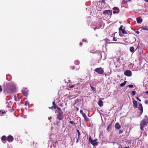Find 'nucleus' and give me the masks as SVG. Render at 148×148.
Listing matches in <instances>:
<instances>
[{
    "instance_id": "obj_14",
    "label": "nucleus",
    "mask_w": 148,
    "mask_h": 148,
    "mask_svg": "<svg viewBox=\"0 0 148 148\" xmlns=\"http://www.w3.org/2000/svg\"><path fill=\"white\" fill-rule=\"evenodd\" d=\"M82 116L84 118L85 121H87L89 120V119L87 117L85 113L83 114Z\"/></svg>"
},
{
    "instance_id": "obj_48",
    "label": "nucleus",
    "mask_w": 148,
    "mask_h": 148,
    "mask_svg": "<svg viewBox=\"0 0 148 148\" xmlns=\"http://www.w3.org/2000/svg\"><path fill=\"white\" fill-rule=\"evenodd\" d=\"M79 138H78V139H77V140H76V143H78V139H79Z\"/></svg>"
},
{
    "instance_id": "obj_57",
    "label": "nucleus",
    "mask_w": 148,
    "mask_h": 148,
    "mask_svg": "<svg viewBox=\"0 0 148 148\" xmlns=\"http://www.w3.org/2000/svg\"><path fill=\"white\" fill-rule=\"evenodd\" d=\"M77 110H78V108H77Z\"/></svg>"
},
{
    "instance_id": "obj_10",
    "label": "nucleus",
    "mask_w": 148,
    "mask_h": 148,
    "mask_svg": "<svg viewBox=\"0 0 148 148\" xmlns=\"http://www.w3.org/2000/svg\"><path fill=\"white\" fill-rule=\"evenodd\" d=\"M140 28L141 29L148 31V25H146L145 26L143 25L140 27Z\"/></svg>"
},
{
    "instance_id": "obj_38",
    "label": "nucleus",
    "mask_w": 148,
    "mask_h": 148,
    "mask_svg": "<svg viewBox=\"0 0 148 148\" xmlns=\"http://www.w3.org/2000/svg\"><path fill=\"white\" fill-rule=\"evenodd\" d=\"M118 39H116V38L114 37L113 38V40L114 41H117V40H118Z\"/></svg>"
},
{
    "instance_id": "obj_9",
    "label": "nucleus",
    "mask_w": 148,
    "mask_h": 148,
    "mask_svg": "<svg viewBox=\"0 0 148 148\" xmlns=\"http://www.w3.org/2000/svg\"><path fill=\"white\" fill-rule=\"evenodd\" d=\"M132 99H133V107L134 108H136L138 107V102L137 101L134 100V98H132Z\"/></svg>"
},
{
    "instance_id": "obj_59",
    "label": "nucleus",
    "mask_w": 148,
    "mask_h": 148,
    "mask_svg": "<svg viewBox=\"0 0 148 148\" xmlns=\"http://www.w3.org/2000/svg\"><path fill=\"white\" fill-rule=\"evenodd\" d=\"M25 89H27V88H25Z\"/></svg>"
},
{
    "instance_id": "obj_13",
    "label": "nucleus",
    "mask_w": 148,
    "mask_h": 148,
    "mask_svg": "<svg viewBox=\"0 0 148 148\" xmlns=\"http://www.w3.org/2000/svg\"><path fill=\"white\" fill-rule=\"evenodd\" d=\"M137 22L138 23H140L142 22L143 20L141 19L140 17H138L136 18Z\"/></svg>"
},
{
    "instance_id": "obj_8",
    "label": "nucleus",
    "mask_w": 148,
    "mask_h": 148,
    "mask_svg": "<svg viewBox=\"0 0 148 148\" xmlns=\"http://www.w3.org/2000/svg\"><path fill=\"white\" fill-rule=\"evenodd\" d=\"M7 140L9 142H11L13 140L14 138L12 136L10 135L8 137Z\"/></svg>"
},
{
    "instance_id": "obj_42",
    "label": "nucleus",
    "mask_w": 148,
    "mask_h": 148,
    "mask_svg": "<svg viewBox=\"0 0 148 148\" xmlns=\"http://www.w3.org/2000/svg\"><path fill=\"white\" fill-rule=\"evenodd\" d=\"M123 132V130H120L119 131V134H121Z\"/></svg>"
},
{
    "instance_id": "obj_53",
    "label": "nucleus",
    "mask_w": 148,
    "mask_h": 148,
    "mask_svg": "<svg viewBox=\"0 0 148 148\" xmlns=\"http://www.w3.org/2000/svg\"><path fill=\"white\" fill-rule=\"evenodd\" d=\"M146 2H148V0H144Z\"/></svg>"
},
{
    "instance_id": "obj_20",
    "label": "nucleus",
    "mask_w": 148,
    "mask_h": 148,
    "mask_svg": "<svg viewBox=\"0 0 148 148\" xmlns=\"http://www.w3.org/2000/svg\"><path fill=\"white\" fill-rule=\"evenodd\" d=\"M58 145V142L57 141H56L54 143L53 146L55 147H56Z\"/></svg>"
},
{
    "instance_id": "obj_19",
    "label": "nucleus",
    "mask_w": 148,
    "mask_h": 148,
    "mask_svg": "<svg viewBox=\"0 0 148 148\" xmlns=\"http://www.w3.org/2000/svg\"><path fill=\"white\" fill-rule=\"evenodd\" d=\"M127 81H125L123 83H122L120 84V86L123 87L124 86L126 83Z\"/></svg>"
},
{
    "instance_id": "obj_31",
    "label": "nucleus",
    "mask_w": 148,
    "mask_h": 148,
    "mask_svg": "<svg viewBox=\"0 0 148 148\" xmlns=\"http://www.w3.org/2000/svg\"><path fill=\"white\" fill-rule=\"evenodd\" d=\"M123 27V25H121V27L119 28V31H121L122 30H123V29L122 28V27Z\"/></svg>"
},
{
    "instance_id": "obj_41",
    "label": "nucleus",
    "mask_w": 148,
    "mask_h": 148,
    "mask_svg": "<svg viewBox=\"0 0 148 148\" xmlns=\"http://www.w3.org/2000/svg\"><path fill=\"white\" fill-rule=\"evenodd\" d=\"M56 107V106H53L51 108L49 107V108L51 109H52L53 108L54 109V108Z\"/></svg>"
},
{
    "instance_id": "obj_33",
    "label": "nucleus",
    "mask_w": 148,
    "mask_h": 148,
    "mask_svg": "<svg viewBox=\"0 0 148 148\" xmlns=\"http://www.w3.org/2000/svg\"><path fill=\"white\" fill-rule=\"evenodd\" d=\"M140 128L141 129V130H142L143 129L144 127V125H140Z\"/></svg>"
},
{
    "instance_id": "obj_1",
    "label": "nucleus",
    "mask_w": 148,
    "mask_h": 148,
    "mask_svg": "<svg viewBox=\"0 0 148 148\" xmlns=\"http://www.w3.org/2000/svg\"><path fill=\"white\" fill-rule=\"evenodd\" d=\"M5 90L8 93H12L14 91L12 86L9 84L6 85Z\"/></svg>"
},
{
    "instance_id": "obj_22",
    "label": "nucleus",
    "mask_w": 148,
    "mask_h": 148,
    "mask_svg": "<svg viewBox=\"0 0 148 148\" xmlns=\"http://www.w3.org/2000/svg\"><path fill=\"white\" fill-rule=\"evenodd\" d=\"M90 86L93 91L95 92L96 91V89L95 87L92 86L91 85H90Z\"/></svg>"
},
{
    "instance_id": "obj_52",
    "label": "nucleus",
    "mask_w": 148,
    "mask_h": 148,
    "mask_svg": "<svg viewBox=\"0 0 148 148\" xmlns=\"http://www.w3.org/2000/svg\"><path fill=\"white\" fill-rule=\"evenodd\" d=\"M123 3H126V2L125 1H123Z\"/></svg>"
},
{
    "instance_id": "obj_23",
    "label": "nucleus",
    "mask_w": 148,
    "mask_h": 148,
    "mask_svg": "<svg viewBox=\"0 0 148 148\" xmlns=\"http://www.w3.org/2000/svg\"><path fill=\"white\" fill-rule=\"evenodd\" d=\"M112 14V11H110V10H108V12L107 14L108 16H110Z\"/></svg>"
},
{
    "instance_id": "obj_30",
    "label": "nucleus",
    "mask_w": 148,
    "mask_h": 148,
    "mask_svg": "<svg viewBox=\"0 0 148 148\" xmlns=\"http://www.w3.org/2000/svg\"><path fill=\"white\" fill-rule=\"evenodd\" d=\"M29 104V102L26 101L25 102V106H27Z\"/></svg>"
},
{
    "instance_id": "obj_46",
    "label": "nucleus",
    "mask_w": 148,
    "mask_h": 148,
    "mask_svg": "<svg viewBox=\"0 0 148 148\" xmlns=\"http://www.w3.org/2000/svg\"><path fill=\"white\" fill-rule=\"evenodd\" d=\"M86 41V40H85V39H83L82 40V41L83 42H85Z\"/></svg>"
},
{
    "instance_id": "obj_7",
    "label": "nucleus",
    "mask_w": 148,
    "mask_h": 148,
    "mask_svg": "<svg viewBox=\"0 0 148 148\" xmlns=\"http://www.w3.org/2000/svg\"><path fill=\"white\" fill-rule=\"evenodd\" d=\"M113 9L114 10L113 11V13L114 14H115L116 13L117 14L119 12V8L117 7H114Z\"/></svg>"
},
{
    "instance_id": "obj_54",
    "label": "nucleus",
    "mask_w": 148,
    "mask_h": 148,
    "mask_svg": "<svg viewBox=\"0 0 148 148\" xmlns=\"http://www.w3.org/2000/svg\"><path fill=\"white\" fill-rule=\"evenodd\" d=\"M71 95L69 96H68V98H70V97H71Z\"/></svg>"
},
{
    "instance_id": "obj_26",
    "label": "nucleus",
    "mask_w": 148,
    "mask_h": 148,
    "mask_svg": "<svg viewBox=\"0 0 148 148\" xmlns=\"http://www.w3.org/2000/svg\"><path fill=\"white\" fill-rule=\"evenodd\" d=\"M56 108H57L58 110L60 111V112H61V109L59 107L56 106V107H55L54 109H55Z\"/></svg>"
},
{
    "instance_id": "obj_27",
    "label": "nucleus",
    "mask_w": 148,
    "mask_h": 148,
    "mask_svg": "<svg viewBox=\"0 0 148 148\" xmlns=\"http://www.w3.org/2000/svg\"><path fill=\"white\" fill-rule=\"evenodd\" d=\"M108 10H106L104 11L103 12V14H107Z\"/></svg>"
},
{
    "instance_id": "obj_29",
    "label": "nucleus",
    "mask_w": 148,
    "mask_h": 148,
    "mask_svg": "<svg viewBox=\"0 0 148 148\" xmlns=\"http://www.w3.org/2000/svg\"><path fill=\"white\" fill-rule=\"evenodd\" d=\"M77 132L78 133V138H79V137H80V132H79V130H77Z\"/></svg>"
},
{
    "instance_id": "obj_34",
    "label": "nucleus",
    "mask_w": 148,
    "mask_h": 148,
    "mask_svg": "<svg viewBox=\"0 0 148 148\" xmlns=\"http://www.w3.org/2000/svg\"><path fill=\"white\" fill-rule=\"evenodd\" d=\"M128 86L130 88H133V87L134 86L130 84V85H129Z\"/></svg>"
},
{
    "instance_id": "obj_11",
    "label": "nucleus",
    "mask_w": 148,
    "mask_h": 148,
    "mask_svg": "<svg viewBox=\"0 0 148 148\" xmlns=\"http://www.w3.org/2000/svg\"><path fill=\"white\" fill-rule=\"evenodd\" d=\"M115 127L116 129L119 130L121 128V126L119 123H115Z\"/></svg>"
},
{
    "instance_id": "obj_50",
    "label": "nucleus",
    "mask_w": 148,
    "mask_h": 148,
    "mask_svg": "<svg viewBox=\"0 0 148 148\" xmlns=\"http://www.w3.org/2000/svg\"><path fill=\"white\" fill-rule=\"evenodd\" d=\"M80 45H82V42H80L79 44Z\"/></svg>"
},
{
    "instance_id": "obj_21",
    "label": "nucleus",
    "mask_w": 148,
    "mask_h": 148,
    "mask_svg": "<svg viewBox=\"0 0 148 148\" xmlns=\"http://www.w3.org/2000/svg\"><path fill=\"white\" fill-rule=\"evenodd\" d=\"M134 48L133 47H131L130 49V50L131 52H133L134 51Z\"/></svg>"
},
{
    "instance_id": "obj_36",
    "label": "nucleus",
    "mask_w": 148,
    "mask_h": 148,
    "mask_svg": "<svg viewBox=\"0 0 148 148\" xmlns=\"http://www.w3.org/2000/svg\"><path fill=\"white\" fill-rule=\"evenodd\" d=\"M89 140L90 142V143L92 142V139L90 137V136L89 138Z\"/></svg>"
},
{
    "instance_id": "obj_49",
    "label": "nucleus",
    "mask_w": 148,
    "mask_h": 148,
    "mask_svg": "<svg viewBox=\"0 0 148 148\" xmlns=\"http://www.w3.org/2000/svg\"><path fill=\"white\" fill-rule=\"evenodd\" d=\"M75 69V67L74 66H73L72 67V69Z\"/></svg>"
},
{
    "instance_id": "obj_51",
    "label": "nucleus",
    "mask_w": 148,
    "mask_h": 148,
    "mask_svg": "<svg viewBox=\"0 0 148 148\" xmlns=\"http://www.w3.org/2000/svg\"><path fill=\"white\" fill-rule=\"evenodd\" d=\"M145 93L147 94H148V91H147L145 92Z\"/></svg>"
},
{
    "instance_id": "obj_44",
    "label": "nucleus",
    "mask_w": 148,
    "mask_h": 148,
    "mask_svg": "<svg viewBox=\"0 0 148 148\" xmlns=\"http://www.w3.org/2000/svg\"><path fill=\"white\" fill-rule=\"evenodd\" d=\"M136 98L137 100H138L140 102L141 101V100L139 98H138V97H136Z\"/></svg>"
},
{
    "instance_id": "obj_35",
    "label": "nucleus",
    "mask_w": 148,
    "mask_h": 148,
    "mask_svg": "<svg viewBox=\"0 0 148 148\" xmlns=\"http://www.w3.org/2000/svg\"><path fill=\"white\" fill-rule=\"evenodd\" d=\"M3 90V89L1 85H0V92H1Z\"/></svg>"
},
{
    "instance_id": "obj_55",
    "label": "nucleus",
    "mask_w": 148,
    "mask_h": 148,
    "mask_svg": "<svg viewBox=\"0 0 148 148\" xmlns=\"http://www.w3.org/2000/svg\"><path fill=\"white\" fill-rule=\"evenodd\" d=\"M82 79H80V81H80V82H82Z\"/></svg>"
},
{
    "instance_id": "obj_3",
    "label": "nucleus",
    "mask_w": 148,
    "mask_h": 148,
    "mask_svg": "<svg viewBox=\"0 0 148 148\" xmlns=\"http://www.w3.org/2000/svg\"><path fill=\"white\" fill-rule=\"evenodd\" d=\"M95 71L99 74H102L104 73V71L101 67L96 68L95 70Z\"/></svg>"
},
{
    "instance_id": "obj_58",
    "label": "nucleus",
    "mask_w": 148,
    "mask_h": 148,
    "mask_svg": "<svg viewBox=\"0 0 148 148\" xmlns=\"http://www.w3.org/2000/svg\"><path fill=\"white\" fill-rule=\"evenodd\" d=\"M119 35H120V36H121V34H119Z\"/></svg>"
},
{
    "instance_id": "obj_37",
    "label": "nucleus",
    "mask_w": 148,
    "mask_h": 148,
    "mask_svg": "<svg viewBox=\"0 0 148 148\" xmlns=\"http://www.w3.org/2000/svg\"><path fill=\"white\" fill-rule=\"evenodd\" d=\"M74 85H69V88H73L74 87Z\"/></svg>"
},
{
    "instance_id": "obj_25",
    "label": "nucleus",
    "mask_w": 148,
    "mask_h": 148,
    "mask_svg": "<svg viewBox=\"0 0 148 148\" xmlns=\"http://www.w3.org/2000/svg\"><path fill=\"white\" fill-rule=\"evenodd\" d=\"M136 93V92L135 91H132L131 93V94L133 96H134Z\"/></svg>"
},
{
    "instance_id": "obj_47",
    "label": "nucleus",
    "mask_w": 148,
    "mask_h": 148,
    "mask_svg": "<svg viewBox=\"0 0 148 148\" xmlns=\"http://www.w3.org/2000/svg\"><path fill=\"white\" fill-rule=\"evenodd\" d=\"M5 113V111L2 112V114H4V113Z\"/></svg>"
},
{
    "instance_id": "obj_32",
    "label": "nucleus",
    "mask_w": 148,
    "mask_h": 148,
    "mask_svg": "<svg viewBox=\"0 0 148 148\" xmlns=\"http://www.w3.org/2000/svg\"><path fill=\"white\" fill-rule=\"evenodd\" d=\"M135 33L137 34H138L139 33V32L138 31L137 29H135Z\"/></svg>"
},
{
    "instance_id": "obj_39",
    "label": "nucleus",
    "mask_w": 148,
    "mask_h": 148,
    "mask_svg": "<svg viewBox=\"0 0 148 148\" xmlns=\"http://www.w3.org/2000/svg\"><path fill=\"white\" fill-rule=\"evenodd\" d=\"M75 64H78L79 63V62L78 61H75Z\"/></svg>"
},
{
    "instance_id": "obj_56",
    "label": "nucleus",
    "mask_w": 148,
    "mask_h": 148,
    "mask_svg": "<svg viewBox=\"0 0 148 148\" xmlns=\"http://www.w3.org/2000/svg\"><path fill=\"white\" fill-rule=\"evenodd\" d=\"M131 0H128L127 1L128 2V1H131Z\"/></svg>"
},
{
    "instance_id": "obj_24",
    "label": "nucleus",
    "mask_w": 148,
    "mask_h": 148,
    "mask_svg": "<svg viewBox=\"0 0 148 148\" xmlns=\"http://www.w3.org/2000/svg\"><path fill=\"white\" fill-rule=\"evenodd\" d=\"M122 33L123 34H127V32L125 31V29H123L121 31Z\"/></svg>"
},
{
    "instance_id": "obj_5",
    "label": "nucleus",
    "mask_w": 148,
    "mask_h": 148,
    "mask_svg": "<svg viewBox=\"0 0 148 148\" xmlns=\"http://www.w3.org/2000/svg\"><path fill=\"white\" fill-rule=\"evenodd\" d=\"M138 109L140 111V112H139V114L140 115H141L143 113V106L141 103H139V104Z\"/></svg>"
},
{
    "instance_id": "obj_17",
    "label": "nucleus",
    "mask_w": 148,
    "mask_h": 148,
    "mask_svg": "<svg viewBox=\"0 0 148 148\" xmlns=\"http://www.w3.org/2000/svg\"><path fill=\"white\" fill-rule=\"evenodd\" d=\"M112 122L110 123L108 125V127L107 128V130L108 131L109 130V129L111 128L112 127Z\"/></svg>"
},
{
    "instance_id": "obj_43",
    "label": "nucleus",
    "mask_w": 148,
    "mask_h": 148,
    "mask_svg": "<svg viewBox=\"0 0 148 148\" xmlns=\"http://www.w3.org/2000/svg\"><path fill=\"white\" fill-rule=\"evenodd\" d=\"M80 112L81 114H82V115H83V114L84 113L83 112V111L82 110H80Z\"/></svg>"
},
{
    "instance_id": "obj_12",
    "label": "nucleus",
    "mask_w": 148,
    "mask_h": 148,
    "mask_svg": "<svg viewBox=\"0 0 148 148\" xmlns=\"http://www.w3.org/2000/svg\"><path fill=\"white\" fill-rule=\"evenodd\" d=\"M96 140H92L91 142V143L94 146H97L98 145V143L97 142H96Z\"/></svg>"
},
{
    "instance_id": "obj_40",
    "label": "nucleus",
    "mask_w": 148,
    "mask_h": 148,
    "mask_svg": "<svg viewBox=\"0 0 148 148\" xmlns=\"http://www.w3.org/2000/svg\"><path fill=\"white\" fill-rule=\"evenodd\" d=\"M145 103L146 104H148V100H146L145 101Z\"/></svg>"
},
{
    "instance_id": "obj_15",
    "label": "nucleus",
    "mask_w": 148,
    "mask_h": 148,
    "mask_svg": "<svg viewBox=\"0 0 148 148\" xmlns=\"http://www.w3.org/2000/svg\"><path fill=\"white\" fill-rule=\"evenodd\" d=\"M21 92L24 96L25 97L27 96L28 93L25 91L23 90L21 91Z\"/></svg>"
},
{
    "instance_id": "obj_16",
    "label": "nucleus",
    "mask_w": 148,
    "mask_h": 148,
    "mask_svg": "<svg viewBox=\"0 0 148 148\" xmlns=\"http://www.w3.org/2000/svg\"><path fill=\"white\" fill-rule=\"evenodd\" d=\"M98 104L99 107H102L103 106V101L101 100H100L98 102Z\"/></svg>"
},
{
    "instance_id": "obj_6",
    "label": "nucleus",
    "mask_w": 148,
    "mask_h": 148,
    "mask_svg": "<svg viewBox=\"0 0 148 148\" xmlns=\"http://www.w3.org/2000/svg\"><path fill=\"white\" fill-rule=\"evenodd\" d=\"M124 74L126 76H130L132 75V72L130 70H127L124 72Z\"/></svg>"
},
{
    "instance_id": "obj_2",
    "label": "nucleus",
    "mask_w": 148,
    "mask_h": 148,
    "mask_svg": "<svg viewBox=\"0 0 148 148\" xmlns=\"http://www.w3.org/2000/svg\"><path fill=\"white\" fill-rule=\"evenodd\" d=\"M148 123V117L146 116H145V118L143 119L140 123V125H145Z\"/></svg>"
},
{
    "instance_id": "obj_28",
    "label": "nucleus",
    "mask_w": 148,
    "mask_h": 148,
    "mask_svg": "<svg viewBox=\"0 0 148 148\" xmlns=\"http://www.w3.org/2000/svg\"><path fill=\"white\" fill-rule=\"evenodd\" d=\"M69 123H71V124L72 125H75V123H74V121H69Z\"/></svg>"
},
{
    "instance_id": "obj_45",
    "label": "nucleus",
    "mask_w": 148,
    "mask_h": 148,
    "mask_svg": "<svg viewBox=\"0 0 148 148\" xmlns=\"http://www.w3.org/2000/svg\"><path fill=\"white\" fill-rule=\"evenodd\" d=\"M53 106H57V105L55 104V101H53L52 103Z\"/></svg>"
},
{
    "instance_id": "obj_4",
    "label": "nucleus",
    "mask_w": 148,
    "mask_h": 148,
    "mask_svg": "<svg viewBox=\"0 0 148 148\" xmlns=\"http://www.w3.org/2000/svg\"><path fill=\"white\" fill-rule=\"evenodd\" d=\"M63 112H58L57 115V119L58 120H59V121H61L63 119Z\"/></svg>"
},
{
    "instance_id": "obj_18",
    "label": "nucleus",
    "mask_w": 148,
    "mask_h": 148,
    "mask_svg": "<svg viewBox=\"0 0 148 148\" xmlns=\"http://www.w3.org/2000/svg\"><path fill=\"white\" fill-rule=\"evenodd\" d=\"M1 140L2 141H6V136L5 135L3 136L1 138Z\"/></svg>"
}]
</instances>
